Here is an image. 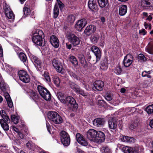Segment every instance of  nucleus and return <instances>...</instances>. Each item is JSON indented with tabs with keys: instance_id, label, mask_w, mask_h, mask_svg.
<instances>
[{
	"instance_id": "obj_1",
	"label": "nucleus",
	"mask_w": 153,
	"mask_h": 153,
	"mask_svg": "<svg viewBox=\"0 0 153 153\" xmlns=\"http://www.w3.org/2000/svg\"><path fill=\"white\" fill-rule=\"evenodd\" d=\"M41 33H43L41 30H39L38 32L33 34L32 40L33 42L36 45L40 46H44L45 43V40L42 38Z\"/></svg>"
},
{
	"instance_id": "obj_2",
	"label": "nucleus",
	"mask_w": 153,
	"mask_h": 153,
	"mask_svg": "<svg viewBox=\"0 0 153 153\" xmlns=\"http://www.w3.org/2000/svg\"><path fill=\"white\" fill-rule=\"evenodd\" d=\"M38 91L42 97L46 100H50L51 99V94L48 90L45 87L41 85L37 86Z\"/></svg>"
},
{
	"instance_id": "obj_3",
	"label": "nucleus",
	"mask_w": 153,
	"mask_h": 153,
	"mask_svg": "<svg viewBox=\"0 0 153 153\" xmlns=\"http://www.w3.org/2000/svg\"><path fill=\"white\" fill-rule=\"evenodd\" d=\"M48 115V118L56 124H60L62 122L63 120L62 118L56 112L49 111Z\"/></svg>"
},
{
	"instance_id": "obj_4",
	"label": "nucleus",
	"mask_w": 153,
	"mask_h": 153,
	"mask_svg": "<svg viewBox=\"0 0 153 153\" xmlns=\"http://www.w3.org/2000/svg\"><path fill=\"white\" fill-rule=\"evenodd\" d=\"M62 103L66 104L69 108H73L74 110H76L78 108V105L75 99L71 96L66 97L64 99V102Z\"/></svg>"
},
{
	"instance_id": "obj_5",
	"label": "nucleus",
	"mask_w": 153,
	"mask_h": 153,
	"mask_svg": "<svg viewBox=\"0 0 153 153\" xmlns=\"http://www.w3.org/2000/svg\"><path fill=\"white\" fill-rule=\"evenodd\" d=\"M62 143L65 146H68L70 144V137L68 133L64 131H61L60 134Z\"/></svg>"
},
{
	"instance_id": "obj_6",
	"label": "nucleus",
	"mask_w": 153,
	"mask_h": 153,
	"mask_svg": "<svg viewBox=\"0 0 153 153\" xmlns=\"http://www.w3.org/2000/svg\"><path fill=\"white\" fill-rule=\"evenodd\" d=\"M67 37L69 41L72 44L73 46H76L79 44V39L75 34L70 33L67 35Z\"/></svg>"
},
{
	"instance_id": "obj_7",
	"label": "nucleus",
	"mask_w": 153,
	"mask_h": 153,
	"mask_svg": "<svg viewBox=\"0 0 153 153\" xmlns=\"http://www.w3.org/2000/svg\"><path fill=\"white\" fill-rule=\"evenodd\" d=\"M69 87L76 92L83 96H86L87 94L84 91L80 88L74 82L70 81L69 83Z\"/></svg>"
},
{
	"instance_id": "obj_8",
	"label": "nucleus",
	"mask_w": 153,
	"mask_h": 153,
	"mask_svg": "<svg viewBox=\"0 0 153 153\" xmlns=\"http://www.w3.org/2000/svg\"><path fill=\"white\" fill-rule=\"evenodd\" d=\"M91 50L96 57L95 60H93V64H94L100 60L101 56V53L99 48L95 46H93L91 48Z\"/></svg>"
},
{
	"instance_id": "obj_9",
	"label": "nucleus",
	"mask_w": 153,
	"mask_h": 153,
	"mask_svg": "<svg viewBox=\"0 0 153 153\" xmlns=\"http://www.w3.org/2000/svg\"><path fill=\"white\" fill-rule=\"evenodd\" d=\"M20 79L24 82L27 83L30 82V78L27 72L24 70H20L19 72Z\"/></svg>"
},
{
	"instance_id": "obj_10",
	"label": "nucleus",
	"mask_w": 153,
	"mask_h": 153,
	"mask_svg": "<svg viewBox=\"0 0 153 153\" xmlns=\"http://www.w3.org/2000/svg\"><path fill=\"white\" fill-rule=\"evenodd\" d=\"M52 63L53 66L57 72L61 73H63V68L61 62L54 59H53Z\"/></svg>"
},
{
	"instance_id": "obj_11",
	"label": "nucleus",
	"mask_w": 153,
	"mask_h": 153,
	"mask_svg": "<svg viewBox=\"0 0 153 153\" xmlns=\"http://www.w3.org/2000/svg\"><path fill=\"white\" fill-rule=\"evenodd\" d=\"M119 147L122 149L124 153H137L138 150L137 148H132L124 145H119Z\"/></svg>"
},
{
	"instance_id": "obj_12",
	"label": "nucleus",
	"mask_w": 153,
	"mask_h": 153,
	"mask_svg": "<svg viewBox=\"0 0 153 153\" xmlns=\"http://www.w3.org/2000/svg\"><path fill=\"white\" fill-rule=\"evenodd\" d=\"M87 23L86 19H83L79 20L75 25V28L77 30L81 31Z\"/></svg>"
},
{
	"instance_id": "obj_13",
	"label": "nucleus",
	"mask_w": 153,
	"mask_h": 153,
	"mask_svg": "<svg viewBox=\"0 0 153 153\" xmlns=\"http://www.w3.org/2000/svg\"><path fill=\"white\" fill-rule=\"evenodd\" d=\"M97 134L96 131L93 129H91L87 132L86 137L90 140L95 142Z\"/></svg>"
},
{
	"instance_id": "obj_14",
	"label": "nucleus",
	"mask_w": 153,
	"mask_h": 153,
	"mask_svg": "<svg viewBox=\"0 0 153 153\" xmlns=\"http://www.w3.org/2000/svg\"><path fill=\"white\" fill-rule=\"evenodd\" d=\"M133 60V57L130 54H128L125 57L123 61V64L126 67L129 66L132 64Z\"/></svg>"
},
{
	"instance_id": "obj_15",
	"label": "nucleus",
	"mask_w": 153,
	"mask_h": 153,
	"mask_svg": "<svg viewBox=\"0 0 153 153\" xmlns=\"http://www.w3.org/2000/svg\"><path fill=\"white\" fill-rule=\"evenodd\" d=\"M140 2L141 6L150 10L153 9V0H141Z\"/></svg>"
},
{
	"instance_id": "obj_16",
	"label": "nucleus",
	"mask_w": 153,
	"mask_h": 153,
	"mask_svg": "<svg viewBox=\"0 0 153 153\" xmlns=\"http://www.w3.org/2000/svg\"><path fill=\"white\" fill-rule=\"evenodd\" d=\"M96 30V27L95 26L90 25L86 27L84 32L87 36H89L95 33Z\"/></svg>"
},
{
	"instance_id": "obj_17",
	"label": "nucleus",
	"mask_w": 153,
	"mask_h": 153,
	"mask_svg": "<svg viewBox=\"0 0 153 153\" xmlns=\"http://www.w3.org/2000/svg\"><path fill=\"white\" fill-rule=\"evenodd\" d=\"M76 137L77 141L79 144L84 146L88 145V143L87 141L83 138V136L81 134L77 133Z\"/></svg>"
},
{
	"instance_id": "obj_18",
	"label": "nucleus",
	"mask_w": 153,
	"mask_h": 153,
	"mask_svg": "<svg viewBox=\"0 0 153 153\" xmlns=\"http://www.w3.org/2000/svg\"><path fill=\"white\" fill-rule=\"evenodd\" d=\"M96 135L95 142L102 143L104 141L105 139V136L104 134L102 131H97Z\"/></svg>"
},
{
	"instance_id": "obj_19",
	"label": "nucleus",
	"mask_w": 153,
	"mask_h": 153,
	"mask_svg": "<svg viewBox=\"0 0 153 153\" xmlns=\"http://www.w3.org/2000/svg\"><path fill=\"white\" fill-rule=\"evenodd\" d=\"M94 89L95 88L98 91H101L103 89L104 84V82L101 80H96L94 82Z\"/></svg>"
},
{
	"instance_id": "obj_20",
	"label": "nucleus",
	"mask_w": 153,
	"mask_h": 153,
	"mask_svg": "<svg viewBox=\"0 0 153 153\" xmlns=\"http://www.w3.org/2000/svg\"><path fill=\"white\" fill-rule=\"evenodd\" d=\"M105 123L104 119L102 118H97L93 121V125L97 127L103 126Z\"/></svg>"
},
{
	"instance_id": "obj_21",
	"label": "nucleus",
	"mask_w": 153,
	"mask_h": 153,
	"mask_svg": "<svg viewBox=\"0 0 153 153\" xmlns=\"http://www.w3.org/2000/svg\"><path fill=\"white\" fill-rule=\"evenodd\" d=\"M50 42L53 46L55 48L58 47L59 42L58 38L54 35H52L50 38Z\"/></svg>"
},
{
	"instance_id": "obj_22",
	"label": "nucleus",
	"mask_w": 153,
	"mask_h": 153,
	"mask_svg": "<svg viewBox=\"0 0 153 153\" xmlns=\"http://www.w3.org/2000/svg\"><path fill=\"white\" fill-rule=\"evenodd\" d=\"M88 6L93 11L97 10L98 7L95 0H89L88 2Z\"/></svg>"
},
{
	"instance_id": "obj_23",
	"label": "nucleus",
	"mask_w": 153,
	"mask_h": 153,
	"mask_svg": "<svg viewBox=\"0 0 153 153\" xmlns=\"http://www.w3.org/2000/svg\"><path fill=\"white\" fill-rule=\"evenodd\" d=\"M117 121L114 118L109 120L108 124L109 128L111 129H115L117 127Z\"/></svg>"
},
{
	"instance_id": "obj_24",
	"label": "nucleus",
	"mask_w": 153,
	"mask_h": 153,
	"mask_svg": "<svg viewBox=\"0 0 153 153\" xmlns=\"http://www.w3.org/2000/svg\"><path fill=\"white\" fill-rule=\"evenodd\" d=\"M127 10V6L125 5H122L119 8V14L120 15L123 16L126 13Z\"/></svg>"
},
{
	"instance_id": "obj_25",
	"label": "nucleus",
	"mask_w": 153,
	"mask_h": 153,
	"mask_svg": "<svg viewBox=\"0 0 153 153\" xmlns=\"http://www.w3.org/2000/svg\"><path fill=\"white\" fill-rule=\"evenodd\" d=\"M107 64V58L106 57H105L101 62L100 68L103 70H106L108 68Z\"/></svg>"
},
{
	"instance_id": "obj_26",
	"label": "nucleus",
	"mask_w": 153,
	"mask_h": 153,
	"mask_svg": "<svg viewBox=\"0 0 153 153\" xmlns=\"http://www.w3.org/2000/svg\"><path fill=\"white\" fill-rule=\"evenodd\" d=\"M121 139L123 142L129 143H134L135 141V139L133 137L125 136H123Z\"/></svg>"
},
{
	"instance_id": "obj_27",
	"label": "nucleus",
	"mask_w": 153,
	"mask_h": 153,
	"mask_svg": "<svg viewBox=\"0 0 153 153\" xmlns=\"http://www.w3.org/2000/svg\"><path fill=\"white\" fill-rule=\"evenodd\" d=\"M78 57L81 63L83 64V67L84 68L87 67V63L85 60L84 55L82 54H79L78 55Z\"/></svg>"
},
{
	"instance_id": "obj_28",
	"label": "nucleus",
	"mask_w": 153,
	"mask_h": 153,
	"mask_svg": "<svg viewBox=\"0 0 153 153\" xmlns=\"http://www.w3.org/2000/svg\"><path fill=\"white\" fill-rule=\"evenodd\" d=\"M19 56L21 60L22 61L25 65L27 63V60L26 55L23 53H20L19 55Z\"/></svg>"
},
{
	"instance_id": "obj_29",
	"label": "nucleus",
	"mask_w": 153,
	"mask_h": 153,
	"mask_svg": "<svg viewBox=\"0 0 153 153\" xmlns=\"http://www.w3.org/2000/svg\"><path fill=\"white\" fill-rule=\"evenodd\" d=\"M100 36L99 34L97 33L91 36L90 37V39L92 43L95 44L97 43L99 39Z\"/></svg>"
},
{
	"instance_id": "obj_30",
	"label": "nucleus",
	"mask_w": 153,
	"mask_h": 153,
	"mask_svg": "<svg viewBox=\"0 0 153 153\" xmlns=\"http://www.w3.org/2000/svg\"><path fill=\"white\" fill-rule=\"evenodd\" d=\"M32 57V61H33L34 64L39 66H41L42 65V62L37 57L33 56Z\"/></svg>"
},
{
	"instance_id": "obj_31",
	"label": "nucleus",
	"mask_w": 153,
	"mask_h": 153,
	"mask_svg": "<svg viewBox=\"0 0 153 153\" xmlns=\"http://www.w3.org/2000/svg\"><path fill=\"white\" fill-rule=\"evenodd\" d=\"M0 123L1 127L5 131L9 130V126L8 124V123H4L3 120H0Z\"/></svg>"
},
{
	"instance_id": "obj_32",
	"label": "nucleus",
	"mask_w": 153,
	"mask_h": 153,
	"mask_svg": "<svg viewBox=\"0 0 153 153\" xmlns=\"http://www.w3.org/2000/svg\"><path fill=\"white\" fill-rule=\"evenodd\" d=\"M99 6L101 8L105 7L108 3V0H97Z\"/></svg>"
},
{
	"instance_id": "obj_33",
	"label": "nucleus",
	"mask_w": 153,
	"mask_h": 153,
	"mask_svg": "<svg viewBox=\"0 0 153 153\" xmlns=\"http://www.w3.org/2000/svg\"><path fill=\"white\" fill-rule=\"evenodd\" d=\"M0 88L2 91L4 92L6 91L7 86L4 82L1 81L0 83Z\"/></svg>"
},
{
	"instance_id": "obj_34",
	"label": "nucleus",
	"mask_w": 153,
	"mask_h": 153,
	"mask_svg": "<svg viewBox=\"0 0 153 153\" xmlns=\"http://www.w3.org/2000/svg\"><path fill=\"white\" fill-rule=\"evenodd\" d=\"M100 150L103 153H111V150L106 146H102L100 148Z\"/></svg>"
},
{
	"instance_id": "obj_35",
	"label": "nucleus",
	"mask_w": 153,
	"mask_h": 153,
	"mask_svg": "<svg viewBox=\"0 0 153 153\" xmlns=\"http://www.w3.org/2000/svg\"><path fill=\"white\" fill-rule=\"evenodd\" d=\"M145 111L148 114L153 113V104L147 106Z\"/></svg>"
},
{
	"instance_id": "obj_36",
	"label": "nucleus",
	"mask_w": 153,
	"mask_h": 153,
	"mask_svg": "<svg viewBox=\"0 0 153 153\" xmlns=\"http://www.w3.org/2000/svg\"><path fill=\"white\" fill-rule=\"evenodd\" d=\"M59 13V10L58 5L56 4H55L53 10L54 18H56L58 17Z\"/></svg>"
},
{
	"instance_id": "obj_37",
	"label": "nucleus",
	"mask_w": 153,
	"mask_h": 153,
	"mask_svg": "<svg viewBox=\"0 0 153 153\" xmlns=\"http://www.w3.org/2000/svg\"><path fill=\"white\" fill-rule=\"evenodd\" d=\"M138 122L137 121H135L132 122L129 126V129L132 130L136 128L138 126Z\"/></svg>"
},
{
	"instance_id": "obj_38",
	"label": "nucleus",
	"mask_w": 153,
	"mask_h": 153,
	"mask_svg": "<svg viewBox=\"0 0 153 153\" xmlns=\"http://www.w3.org/2000/svg\"><path fill=\"white\" fill-rule=\"evenodd\" d=\"M70 60L71 62L74 65H78V62L76 57L73 56H71L70 57Z\"/></svg>"
},
{
	"instance_id": "obj_39",
	"label": "nucleus",
	"mask_w": 153,
	"mask_h": 153,
	"mask_svg": "<svg viewBox=\"0 0 153 153\" xmlns=\"http://www.w3.org/2000/svg\"><path fill=\"white\" fill-rule=\"evenodd\" d=\"M67 21L70 23L73 24L75 21L74 16L73 15H69L68 17Z\"/></svg>"
},
{
	"instance_id": "obj_40",
	"label": "nucleus",
	"mask_w": 153,
	"mask_h": 153,
	"mask_svg": "<svg viewBox=\"0 0 153 153\" xmlns=\"http://www.w3.org/2000/svg\"><path fill=\"white\" fill-rule=\"evenodd\" d=\"M122 71V69L121 67L117 66L116 67L114 71L116 74L117 75L120 74Z\"/></svg>"
},
{
	"instance_id": "obj_41",
	"label": "nucleus",
	"mask_w": 153,
	"mask_h": 153,
	"mask_svg": "<svg viewBox=\"0 0 153 153\" xmlns=\"http://www.w3.org/2000/svg\"><path fill=\"white\" fill-rule=\"evenodd\" d=\"M3 119H1L0 120H3V122L4 123H9L10 122V120L9 118V117L6 115H3L2 117Z\"/></svg>"
},
{
	"instance_id": "obj_42",
	"label": "nucleus",
	"mask_w": 153,
	"mask_h": 153,
	"mask_svg": "<svg viewBox=\"0 0 153 153\" xmlns=\"http://www.w3.org/2000/svg\"><path fill=\"white\" fill-rule=\"evenodd\" d=\"M11 119L12 121L13 122L14 124H16L18 123L19 119L15 115H12Z\"/></svg>"
},
{
	"instance_id": "obj_43",
	"label": "nucleus",
	"mask_w": 153,
	"mask_h": 153,
	"mask_svg": "<svg viewBox=\"0 0 153 153\" xmlns=\"http://www.w3.org/2000/svg\"><path fill=\"white\" fill-rule=\"evenodd\" d=\"M58 98L60 101L62 103L64 102V99L63 94L61 92H59L58 93Z\"/></svg>"
},
{
	"instance_id": "obj_44",
	"label": "nucleus",
	"mask_w": 153,
	"mask_h": 153,
	"mask_svg": "<svg viewBox=\"0 0 153 153\" xmlns=\"http://www.w3.org/2000/svg\"><path fill=\"white\" fill-rule=\"evenodd\" d=\"M53 81L54 84L57 86H59V85L60 83V80L59 78L56 76L54 77L53 78Z\"/></svg>"
},
{
	"instance_id": "obj_45",
	"label": "nucleus",
	"mask_w": 153,
	"mask_h": 153,
	"mask_svg": "<svg viewBox=\"0 0 153 153\" xmlns=\"http://www.w3.org/2000/svg\"><path fill=\"white\" fill-rule=\"evenodd\" d=\"M23 12L25 17H26L30 12V10L28 8L24 7L23 9Z\"/></svg>"
},
{
	"instance_id": "obj_46",
	"label": "nucleus",
	"mask_w": 153,
	"mask_h": 153,
	"mask_svg": "<svg viewBox=\"0 0 153 153\" xmlns=\"http://www.w3.org/2000/svg\"><path fill=\"white\" fill-rule=\"evenodd\" d=\"M43 75L46 80L48 82H50L51 81V78L48 73L45 72Z\"/></svg>"
},
{
	"instance_id": "obj_47",
	"label": "nucleus",
	"mask_w": 153,
	"mask_h": 153,
	"mask_svg": "<svg viewBox=\"0 0 153 153\" xmlns=\"http://www.w3.org/2000/svg\"><path fill=\"white\" fill-rule=\"evenodd\" d=\"M138 59L141 61H144L146 60V58L142 54H139L138 56Z\"/></svg>"
},
{
	"instance_id": "obj_48",
	"label": "nucleus",
	"mask_w": 153,
	"mask_h": 153,
	"mask_svg": "<svg viewBox=\"0 0 153 153\" xmlns=\"http://www.w3.org/2000/svg\"><path fill=\"white\" fill-rule=\"evenodd\" d=\"M5 15L7 17L10 19H12L14 18L13 14L12 11H10L9 13H7Z\"/></svg>"
},
{
	"instance_id": "obj_49",
	"label": "nucleus",
	"mask_w": 153,
	"mask_h": 153,
	"mask_svg": "<svg viewBox=\"0 0 153 153\" xmlns=\"http://www.w3.org/2000/svg\"><path fill=\"white\" fill-rule=\"evenodd\" d=\"M70 74L71 76H72L74 78L76 79L77 80H79L80 79V77L72 72H70Z\"/></svg>"
},
{
	"instance_id": "obj_50",
	"label": "nucleus",
	"mask_w": 153,
	"mask_h": 153,
	"mask_svg": "<svg viewBox=\"0 0 153 153\" xmlns=\"http://www.w3.org/2000/svg\"><path fill=\"white\" fill-rule=\"evenodd\" d=\"M105 99L107 100L110 101L112 100V98L111 95L109 94H107L105 96Z\"/></svg>"
},
{
	"instance_id": "obj_51",
	"label": "nucleus",
	"mask_w": 153,
	"mask_h": 153,
	"mask_svg": "<svg viewBox=\"0 0 153 153\" xmlns=\"http://www.w3.org/2000/svg\"><path fill=\"white\" fill-rule=\"evenodd\" d=\"M57 1L60 9L62 10L64 6V5L60 0H57Z\"/></svg>"
},
{
	"instance_id": "obj_52",
	"label": "nucleus",
	"mask_w": 153,
	"mask_h": 153,
	"mask_svg": "<svg viewBox=\"0 0 153 153\" xmlns=\"http://www.w3.org/2000/svg\"><path fill=\"white\" fill-rule=\"evenodd\" d=\"M4 11L5 14L6 15L7 13H9L10 11H11V9L8 6H5L4 7Z\"/></svg>"
},
{
	"instance_id": "obj_53",
	"label": "nucleus",
	"mask_w": 153,
	"mask_h": 153,
	"mask_svg": "<svg viewBox=\"0 0 153 153\" xmlns=\"http://www.w3.org/2000/svg\"><path fill=\"white\" fill-rule=\"evenodd\" d=\"M4 96L7 101L11 100L10 95L7 93H6L4 94Z\"/></svg>"
},
{
	"instance_id": "obj_54",
	"label": "nucleus",
	"mask_w": 153,
	"mask_h": 153,
	"mask_svg": "<svg viewBox=\"0 0 153 153\" xmlns=\"http://www.w3.org/2000/svg\"><path fill=\"white\" fill-rule=\"evenodd\" d=\"M151 74V71H143L142 74V75L143 77L146 76L147 74Z\"/></svg>"
},
{
	"instance_id": "obj_55",
	"label": "nucleus",
	"mask_w": 153,
	"mask_h": 153,
	"mask_svg": "<svg viewBox=\"0 0 153 153\" xmlns=\"http://www.w3.org/2000/svg\"><path fill=\"white\" fill-rule=\"evenodd\" d=\"M17 134V136L18 137V135L20 139H22L24 138L25 135L22 132L20 131L18 132V133Z\"/></svg>"
},
{
	"instance_id": "obj_56",
	"label": "nucleus",
	"mask_w": 153,
	"mask_h": 153,
	"mask_svg": "<svg viewBox=\"0 0 153 153\" xmlns=\"http://www.w3.org/2000/svg\"><path fill=\"white\" fill-rule=\"evenodd\" d=\"M98 104L99 105L104 106L105 104V102L103 100H100L98 101Z\"/></svg>"
},
{
	"instance_id": "obj_57",
	"label": "nucleus",
	"mask_w": 153,
	"mask_h": 153,
	"mask_svg": "<svg viewBox=\"0 0 153 153\" xmlns=\"http://www.w3.org/2000/svg\"><path fill=\"white\" fill-rule=\"evenodd\" d=\"M26 147L29 149H32L33 147V146L31 144V143L28 142L26 144Z\"/></svg>"
},
{
	"instance_id": "obj_58",
	"label": "nucleus",
	"mask_w": 153,
	"mask_h": 153,
	"mask_svg": "<svg viewBox=\"0 0 153 153\" xmlns=\"http://www.w3.org/2000/svg\"><path fill=\"white\" fill-rule=\"evenodd\" d=\"M7 102L8 105V106L10 108H12L13 105V104L11 99L10 100H9L7 101Z\"/></svg>"
},
{
	"instance_id": "obj_59",
	"label": "nucleus",
	"mask_w": 153,
	"mask_h": 153,
	"mask_svg": "<svg viewBox=\"0 0 153 153\" xmlns=\"http://www.w3.org/2000/svg\"><path fill=\"white\" fill-rule=\"evenodd\" d=\"M146 33V31L145 30V29H143L139 30V33L140 34H142L143 35H145Z\"/></svg>"
},
{
	"instance_id": "obj_60",
	"label": "nucleus",
	"mask_w": 153,
	"mask_h": 153,
	"mask_svg": "<svg viewBox=\"0 0 153 153\" xmlns=\"http://www.w3.org/2000/svg\"><path fill=\"white\" fill-rule=\"evenodd\" d=\"M88 58L89 61L93 64V60H95L96 58H94V59L93 57L92 58L91 56L90 55H88Z\"/></svg>"
},
{
	"instance_id": "obj_61",
	"label": "nucleus",
	"mask_w": 153,
	"mask_h": 153,
	"mask_svg": "<svg viewBox=\"0 0 153 153\" xmlns=\"http://www.w3.org/2000/svg\"><path fill=\"white\" fill-rule=\"evenodd\" d=\"M32 96L33 97H34L36 99L38 98V96L37 95V93L34 92H32Z\"/></svg>"
},
{
	"instance_id": "obj_62",
	"label": "nucleus",
	"mask_w": 153,
	"mask_h": 153,
	"mask_svg": "<svg viewBox=\"0 0 153 153\" xmlns=\"http://www.w3.org/2000/svg\"><path fill=\"white\" fill-rule=\"evenodd\" d=\"M3 56V52L2 47L0 44V57H2Z\"/></svg>"
},
{
	"instance_id": "obj_63",
	"label": "nucleus",
	"mask_w": 153,
	"mask_h": 153,
	"mask_svg": "<svg viewBox=\"0 0 153 153\" xmlns=\"http://www.w3.org/2000/svg\"><path fill=\"white\" fill-rule=\"evenodd\" d=\"M0 114L2 117H3V115H5L7 114L5 113V111L4 110H1V111L0 112Z\"/></svg>"
},
{
	"instance_id": "obj_64",
	"label": "nucleus",
	"mask_w": 153,
	"mask_h": 153,
	"mask_svg": "<svg viewBox=\"0 0 153 153\" xmlns=\"http://www.w3.org/2000/svg\"><path fill=\"white\" fill-rule=\"evenodd\" d=\"M46 127H47V130H48V131L50 133V124H49V123H48L47 122H46Z\"/></svg>"
}]
</instances>
